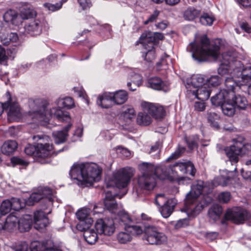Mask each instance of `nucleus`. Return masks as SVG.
Segmentation results:
<instances>
[{
    "label": "nucleus",
    "instance_id": "1",
    "mask_svg": "<svg viewBox=\"0 0 251 251\" xmlns=\"http://www.w3.org/2000/svg\"><path fill=\"white\" fill-rule=\"evenodd\" d=\"M197 39L193 42L190 43L187 50L192 53V57L198 61L201 62L206 60L207 57H212L215 59L222 57L223 60L218 69V74L221 75L229 74L234 76H238L237 72L234 71L235 67H232L231 63L236 60L228 54L227 53L220 54V47L217 44H210L209 39L206 35H203L200 37V42L198 43Z\"/></svg>",
    "mask_w": 251,
    "mask_h": 251
},
{
    "label": "nucleus",
    "instance_id": "2",
    "mask_svg": "<svg viewBox=\"0 0 251 251\" xmlns=\"http://www.w3.org/2000/svg\"><path fill=\"white\" fill-rule=\"evenodd\" d=\"M58 107H53L50 110L44 106L40 107L36 111L29 112L33 119H36L39 121L48 123L50 118L56 119L59 121L70 123L71 117L67 111H63L60 108L61 107L68 109L73 107L75 105L73 99L71 97L59 98L56 101Z\"/></svg>",
    "mask_w": 251,
    "mask_h": 251
},
{
    "label": "nucleus",
    "instance_id": "3",
    "mask_svg": "<svg viewBox=\"0 0 251 251\" xmlns=\"http://www.w3.org/2000/svg\"><path fill=\"white\" fill-rule=\"evenodd\" d=\"M101 170L95 164L74 163L70 171L72 179L81 182V185L87 186L100 179Z\"/></svg>",
    "mask_w": 251,
    "mask_h": 251
},
{
    "label": "nucleus",
    "instance_id": "4",
    "mask_svg": "<svg viewBox=\"0 0 251 251\" xmlns=\"http://www.w3.org/2000/svg\"><path fill=\"white\" fill-rule=\"evenodd\" d=\"M33 139L38 142L36 146L28 145L25 149V153L28 155H33L36 152L40 157H46L50 156L53 149L52 144L48 142L50 138L48 136L37 135L33 137Z\"/></svg>",
    "mask_w": 251,
    "mask_h": 251
},
{
    "label": "nucleus",
    "instance_id": "5",
    "mask_svg": "<svg viewBox=\"0 0 251 251\" xmlns=\"http://www.w3.org/2000/svg\"><path fill=\"white\" fill-rule=\"evenodd\" d=\"M243 141L244 139L242 137L234 139L233 144L225 150L229 161L232 164L238 162L239 155H251V144H245Z\"/></svg>",
    "mask_w": 251,
    "mask_h": 251
},
{
    "label": "nucleus",
    "instance_id": "6",
    "mask_svg": "<svg viewBox=\"0 0 251 251\" xmlns=\"http://www.w3.org/2000/svg\"><path fill=\"white\" fill-rule=\"evenodd\" d=\"M131 176V174L127 169H121L114 174L112 179L106 180V187L125 188L128 184Z\"/></svg>",
    "mask_w": 251,
    "mask_h": 251
},
{
    "label": "nucleus",
    "instance_id": "7",
    "mask_svg": "<svg viewBox=\"0 0 251 251\" xmlns=\"http://www.w3.org/2000/svg\"><path fill=\"white\" fill-rule=\"evenodd\" d=\"M144 231V239L149 244L160 245L167 242V237L166 235L155 226H146L145 227Z\"/></svg>",
    "mask_w": 251,
    "mask_h": 251
},
{
    "label": "nucleus",
    "instance_id": "8",
    "mask_svg": "<svg viewBox=\"0 0 251 251\" xmlns=\"http://www.w3.org/2000/svg\"><path fill=\"white\" fill-rule=\"evenodd\" d=\"M52 190L49 187H41L37 192L32 193L25 201L28 205H32L35 202L43 200L47 206L52 204L53 199L51 197Z\"/></svg>",
    "mask_w": 251,
    "mask_h": 251
},
{
    "label": "nucleus",
    "instance_id": "9",
    "mask_svg": "<svg viewBox=\"0 0 251 251\" xmlns=\"http://www.w3.org/2000/svg\"><path fill=\"white\" fill-rule=\"evenodd\" d=\"M95 228L99 235L107 236L113 235L116 229L115 222L112 218L98 219L95 223Z\"/></svg>",
    "mask_w": 251,
    "mask_h": 251
},
{
    "label": "nucleus",
    "instance_id": "10",
    "mask_svg": "<svg viewBox=\"0 0 251 251\" xmlns=\"http://www.w3.org/2000/svg\"><path fill=\"white\" fill-rule=\"evenodd\" d=\"M8 100L1 103L0 107H2V112L5 110L7 114L8 120L10 121L16 120L21 117L20 108L17 103L13 101L9 92L6 93Z\"/></svg>",
    "mask_w": 251,
    "mask_h": 251
},
{
    "label": "nucleus",
    "instance_id": "11",
    "mask_svg": "<svg viewBox=\"0 0 251 251\" xmlns=\"http://www.w3.org/2000/svg\"><path fill=\"white\" fill-rule=\"evenodd\" d=\"M143 230L139 225H129L126 226L124 231L117 234V240L120 244H126L130 242L134 235H140Z\"/></svg>",
    "mask_w": 251,
    "mask_h": 251
},
{
    "label": "nucleus",
    "instance_id": "12",
    "mask_svg": "<svg viewBox=\"0 0 251 251\" xmlns=\"http://www.w3.org/2000/svg\"><path fill=\"white\" fill-rule=\"evenodd\" d=\"M154 174L158 178L162 180L168 179L171 181L179 180L178 175L172 165H161L156 167Z\"/></svg>",
    "mask_w": 251,
    "mask_h": 251
},
{
    "label": "nucleus",
    "instance_id": "13",
    "mask_svg": "<svg viewBox=\"0 0 251 251\" xmlns=\"http://www.w3.org/2000/svg\"><path fill=\"white\" fill-rule=\"evenodd\" d=\"M250 214L247 210L240 207H236L228 210L225 214L226 220L237 224L243 223L250 218Z\"/></svg>",
    "mask_w": 251,
    "mask_h": 251
},
{
    "label": "nucleus",
    "instance_id": "14",
    "mask_svg": "<svg viewBox=\"0 0 251 251\" xmlns=\"http://www.w3.org/2000/svg\"><path fill=\"white\" fill-rule=\"evenodd\" d=\"M203 84L206 83V78L201 75H193L190 78H187L185 82L186 95L191 97V94H194L196 89L202 86Z\"/></svg>",
    "mask_w": 251,
    "mask_h": 251
},
{
    "label": "nucleus",
    "instance_id": "15",
    "mask_svg": "<svg viewBox=\"0 0 251 251\" xmlns=\"http://www.w3.org/2000/svg\"><path fill=\"white\" fill-rule=\"evenodd\" d=\"M164 199L165 203H164L161 210V213L164 218H168L174 211V207L176 204V200L175 199H167L163 194H157L156 196L155 202L156 205H160V199Z\"/></svg>",
    "mask_w": 251,
    "mask_h": 251
},
{
    "label": "nucleus",
    "instance_id": "16",
    "mask_svg": "<svg viewBox=\"0 0 251 251\" xmlns=\"http://www.w3.org/2000/svg\"><path fill=\"white\" fill-rule=\"evenodd\" d=\"M227 77L225 81V88L222 90L226 91V95L228 97H233L234 93L238 92L241 89V86L243 85L239 76Z\"/></svg>",
    "mask_w": 251,
    "mask_h": 251
},
{
    "label": "nucleus",
    "instance_id": "17",
    "mask_svg": "<svg viewBox=\"0 0 251 251\" xmlns=\"http://www.w3.org/2000/svg\"><path fill=\"white\" fill-rule=\"evenodd\" d=\"M231 66L236 68L234 71L237 72V74L238 75L243 85L251 81V66L244 68L243 65L240 61L232 62Z\"/></svg>",
    "mask_w": 251,
    "mask_h": 251
},
{
    "label": "nucleus",
    "instance_id": "18",
    "mask_svg": "<svg viewBox=\"0 0 251 251\" xmlns=\"http://www.w3.org/2000/svg\"><path fill=\"white\" fill-rule=\"evenodd\" d=\"M141 106L145 111H148L151 117L155 119H160L165 116V111L163 106L158 104L144 101Z\"/></svg>",
    "mask_w": 251,
    "mask_h": 251
},
{
    "label": "nucleus",
    "instance_id": "19",
    "mask_svg": "<svg viewBox=\"0 0 251 251\" xmlns=\"http://www.w3.org/2000/svg\"><path fill=\"white\" fill-rule=\"evenodd\" d=\"M209 192L207 190V187L204 185L202 181L199 180L196 184H194L191 190L188 193L186 197L187 199V202H192L193 199H197L198 197L202 194H207Z\"/></svg>",
    "mask_w": 251,
    "mask_h": 251
},
{
    "label": "nucleus",
    "instance_id": "20",
    "mask_svg": "<svg viewBox=\"0 0 251 251\" xmlns=\"http://www.w3.org/2000/svg\"><path fill=\"white\" fill-rule=\"evenodd\" d=\"M164 38V35L161 33L146 31L142 34L139 42L140 44L153 43V46H156L158 45L159 41L163 40Z\"/></svg>",
    "mask_w": 251,
    "mask_h": 251
},
{
    "label": "nucleus",
    "instance_id": "21",
    "mask_svg": "<svg viewBox=\"0 0 251 251\" xmlns=\"http://www.w3.org/2000/svg\"><path fill=\"white\" fill-rule=\"evenodd\" d=\"M138 189L151 191L154 189L156 185L154 176L141 175L137 179Z\"/></svg>",
    "mask_w": 251,
    "mask_h": 251
},
{
    "label": "nucleus",
    "instance_id": "22",
    "mask_svg": "<svg viewBox=\"0 0 251 251\" xmlns=\"http://www.w3.org/2000/svg\"><path fill=\"white\" fill-rule=\"evenodd\" d=\"M226 175H222L215 177L212 181L213 187L226 186L232 184L236 178L235 174L232 171L225 172Z\"/></svg>",
    "mask_w": 251,
    "mask_h": 251
},
{
    "label": "nucleus",
    "instance_id": "23",
    "mask_svg": "<svg viewBox=\"0 0 251 251\" xmlns=\"http://www.w3.org/2000/svg\"><path fill=\"white\" fill-rule=\"evenodd\" d=\"M196 199H193L192 202L188 203L186 198L185 211L189 217H194L198 215L204 208V205L199 203Z\"/></svg>",
    "mask_w": 251,
    "mask_h": 251
},
{
    "label": "nucleus",
    "instance_id": "24",
    "mask_svg": "<svg viewBox=\"0 0 251 251\" xmlns=\"http://www.w3.org/2000/svg\"><path fill=\"white\" fill-rule=\"evenodd\" d=\"M115 195H112L110 192L105 193V197L104 199V205L105 208L112 213L116 214L122 209L120 205H119L115 200Z\"/></svg>",
    "mask_w": 251,
    "mask_h": 251
},
{
    "label": "nucleus",
    "instance_id": "25",
    "mask_svg": "<svg viewBox=\"0 0 251 251\" xmlns=\"http://www.w3.org/2000/svg\"><path fill=\"white\" fill-rule=\"evenodd\" d=\"M172 166L177 173V171L179 170L182 174H188L193 176L195 175L196 170L194 165L190 161L176 162Z\"/></svg>",
    "mask_w": 251,
    "mask_h": 251
},
{
    "label": "nucleus",
    "instance_id": "26",
    "mask_svg": "<svg viewBox=\"0 0 251 251\" xmlns=\"http://www.w3.org/2000/svg\"><path fill=\"white\" fill-rule=\"evenodd\" d=\"M24 29L25 32L26 34H29L31 36L38 35L41 33L42 24L38 20H33L26 25Z\"/></svg>",
    "mask_w": 251,
    "mask_h": 251
},
{
    "label": "nucleus",
    "instance_id": "27",
    "mask_svg": "<svg viewBox=\"0 0 251 251\" xmlns=\"http://www.w3.org/2000/svg\"><path fill=\"white\" fill-rule=\"evenodd\" d=\"M195 90L194 94H191V97H194L202 101L207 100L209 98L211 91V88L207 84H203L202 86Z\"/></svg>",
    "mask_w": 251,
    "mask_h": 251
},
{
    "label": "nucleus",
    "instance_id": "28",
    "mask_svg": "<svg viewBox=\"0 0 251 251\" xmlns=\"http://www.w3.org/2000/svg\"><path fill=\"white\" fill-rule=\"evenodd\" d=\"M4 20L15 25H19L24 20L20 14L12 10L7 11L3 15Z\"/></svg>",
    "mask_w": 251,
    "mask_h": 251
},
{
    "label": "nucleus",
    "instance_id": "29",
    "mask_svg": "<svg viewBox=\"0 0 251 251\" xmlns=\"http://www.w3.org/2000/svg\"><path fill=\"white\" fill-rule=\"evenodd\" d=\"M112 93H104L101 97H100L97 103L98 105L103 108H109L115 104L113 98Z\"/></svg>",
    "mask_w": 251,
    "mask_h": 251
},
{
    "label": "nucleus",
    "instance_id": "30",
    "mask_svg": "<svg viewBox=\"0 0 251 251\" xmlns=\"http://www.w3.org/2000/svg\"><path fill=\"white\" fill-rule=\"evenodd\" d=\"M145 50L142 52V57L144 60L148 62H151L155 58V46L153 43L151 44L147 43L141 44Z\"/></svg>",
    "mask_w": 251,
    "mask_h": 251
},
{
    "label": "nucleus",
    "instance_id": "31",
    "mask_svg": "<svg viewBox=\"0 0 251 251\" xmlns=\"http://www.w3.org/2000/svg\"><path fill=\"white\" fill-rule=\"evenodd\" d=\"M32 223L31 216L25 215L18 219V227L21 232L26 231L31 228Z\"/></svg>",
    "mask_w": 251,
    "mask_h": 251
},
{
    "label": "nucleus",
    "instance_id": "32",
    "mask_svg": "<svg viewBox=\"0 0 251 251\" xmlns=\"http://www.w3.org/2000/svg\"><path fill=\"white\" fill-rule=\"evenodd\" d=\"M68 123V125L64 128L63 130L53 131L52 132V136L56 144H61L66 141L68 136L67 131L72 126L70 122Z\"/></svg>",
    "mask_w": 251,
    "mask_h": 251
},
{
    "label": "nucleus",
    "instance_id": "33",
    "mask_svg": "<svg viewBox=\"0 0 251 251\" xmlns=\"http://www.w3.org/2000/svg\"><path fill=\"white\" fill-rule=\"evenodd\" d=\"M148 85L151 88L157 90L165 91L167 87V83L162 81L158 77H153L149 79Z\"/></svg>",
    "mask_w": 251,
    "mask_h": 251
},
{
    "label": "nucleus",
    "instance_id": "34",
    "mask_svg": "<svg viewBox=\"0 0 251 251\" xmlns=\"http://www.w3.org/2000/svg\"><path fill=\"white\" fill-rule=\"evenodd\" d=\"M18 218L13 213L10 214L4 221V230L12 231L18 227Z\"/></svg>",
    "mask_w": 251,
    "mask_h": 251
},
{
    "label": "nucleus",
    "instance_id": "35",
    "mask_svg": "<svg viewBox=\"0 0 251 251\" xmlns=\"http://www.w3.org/2000/svg\"><path fill=\"white\" fill-rule=\"evenodd\" d=\"M17 147L18 144L15 141L8 140L3 144L1 150L3 154L9 155L15 152Z\"/></svg>",
    "mask_w": 251,
    "mask_h": 251
},
{
    "label": "nucleus",
    "instance_id": "36",
    "mask_svg": "<svg viewBox=\"0 0 251 251\" xmlns=\"http://www.w3.org/2000/svg\"><path fill=\"white\" fill-rule=\"evenodd\" d=\"M228 98V97L226 95V91L221 90L218 94L211 98V101L213 105L221 106Z\"/></svg>",
    "mask_w": 251,
    "mask_h": 251
},
{
    "label": "nucleus",
    "instance_id": "37",
    "mask_svg": "<svg viewBox=\"0 0 251 251\" xmlns=\"http://www.w3.org/2000/svg\"><path fill=\"white\" fill-rule=\"evenodd\" d=\"M143 111L138 113L136 121L137 124L140 126H148L152 121L151 116L148 113V111H145L143 109Z\"/></svg>",
    "mask_w": 251,
    "mask_h": 251
},
{
    "label": "nucleus",
    "instance_id": "38",
    "mask_svg": "<svg viewBox=\"0 0 251 251\" xmlns=\"http://www.w3.org/2000/svg\"><path fill=\"white\" fill-rule=\"evenodd\" d=\"M231 100L230 97H228L226 101L221 106L223 113L228 116H232L235 112V106Z\"/></svg>",
    "mask_w": 251,
    "mask_h": 251
},
{
    "label": "nucleus",
    "instance_id": "39",
    "mask_svg": "<svg viewBox=\"0 0 251 251\" xmlns=\"http://www.w3.org/2000/svg\"><path fill=\"white\" fill-rule=\"evenodd\" d=\"M231 100L235 106L239 108L244 109L247 105L248 101L246 98L238 94L234 93L233 97H230Z\"/></svg>",
    "mask_w": 251,
    "mask_h": 251
},
{
    "label": "nucleus",
    "instance_id": "40",
    "mask_svg": "<svg viewBox=\"0 0 251 251\" xmlns=\"http://www.w3.org/2000/svg\"><path fill=\"white\" fill-rule=\"evenodd\" d=\"M113 98L116 104H122L125 102L127 100V93L123 90H119L115 93H112Z\"/></svg>",
    "mask_w": 251,
    "mask_h": 251
},
{
    "label": "nucleus",
    "instance_id": "41",
    "mask_svg": "<svg viewBox=\"0 0 251 251\" xmlns=\"http://www.w3.org/2000/svg\"><path fill=\"white\" fill-rule=\"evenodd\" d=\"M99 234L94 229L90 228L83 233V237L85 241L89 244H94L98 240Z\"/></svg>",
    "mask_w": 251,
    "mask_h": 251
},
{
    "label": "nucleus",
    "instance_id": "42",
    "mask_svg": "<svg viewBox=\"0 0 251 251\" xmlns=\"http://www.w3.org/2000/svg\"><path fill=\"white\" fill-rule=\"evenodd\" d=\"M141 76L138 74L134 73L131 75V82H128L127 85L130 91H133L141 85Z\"/></svg>",
    "mask_w": 251,
    "mask_h": 251
},
{
    "label": "nucleus",
    "instance_id": "43",
    "mask_svg": "<svg viewBox=\"0 0 251 251\" xmlns=\"http://www.w3.org/2000/svg\"><path fill=\"white\" fill-rule=\"evenodd\" d=\"M139 169L141 173V175L153 176L155 168L151 163L143 162L139 165Z\"/></svg>",
    "mask_w": 251,
    "mask_h": 251
},
{
    "label": "nucleus",
    "instance_id": "44",
    "mask_svg": "<svg viewBox=\"0 0 251 251\" xmlns=\"http://www.w3.org/2000/svg\"><path fill=\"white\" fill-rule=\"evenodd\" d=\"M222 211V207L218 204H215L209 208L208 214L210 218L215 221L220 218Z\"/></svg>",
    "mask_w": 251,
    "mask_h": 251
},
{
    "label": "nucleus",
    "instance_id": "45",
    "mask_svg": "<svg viewBox=\"0 0 251 251\" xmlns=\"http://www.w3.org/2000/svg\"><path fill=\"white\" fill-rule=\"evenodd\" d=\"M200 14V10L193 7H190L184 11L183 17L185 20L192 21L198 17Z\"/></svg>",
    "mask_w": 251,
    "mask_h": 251
},
{
    "label": "nucleus",
    "instance_id": "46",
    "mask_svg": "<svg viewBox=\"0 0 251 251\" xmlns=\"http://www.w3.org/2000/svg\"><path fill=\"white\" fill-rule=\"evenodd\" d=\"M1 42L6 46L10 43L15 44L14 46H16L18 43L19 37L17 33L11 32L8 34L6 37L2 38Z\"/></svg>",
    "mask_w": 251,
    "mask_h": 251
},
{
    "label": "nucleus",
    "instance_id": "47",
    "mask_svg": "<svg viewBox=\"0 0 251 251\" xmlns=\"http://www.w3.org/2000/svg\"><path fill=\"white\" fill-rule=\"evenodd\" d=\"M93 222L92 219H87L86 221L80 220L76 226L77 230L83 231V233L87 229H89V227Z\"/></svg>",
    "mask_w": 251,
    "mask_h": 251
},
{
    "label": "nucleus",
    "instance_id": "48",
    "mask_svg": "<svg viewBox=\"0 0 251 251\" xmlns=\"http://www.w3.org/2000/svg\"><path fill=\"white\" fill-rule=\"evenodd\" d=\"M207 116V120L210 125L216 128H219V124L218 120L219 119V116L215 112H208Z\"/></svg>",
    "mask_w": 251,
    "mask_h": 251
},
{
    "label": "nucleus",
    "instance_id": "49",
    "mask_svg": "<svg viewBox=\"0 0 251 251\" xmlns=\"http://www.w3.org/2000/svg\"><path fill=\"white\" fill-rule=\"evenodd\" d=\"M116 214H118L120 222L126 225V226H127V225L131 222L129 215L122 209H120Z\"/></svg>",
    "mask_w": 251,
    "mask_h": 251
},
{
    "label": "nucleus",
    "instance_id": "50",
    "mask_svg": "<svg viewBox=\"0 0 251 251\" xmlns=\"http://www.w3.org/2000/svg\"><path fill=\"white\" fill-rule=\"evenodd\" d=\"M10 201L11 208L15 211H19L25 206V202L19 198H12Z\"/></svg>",
    "mask_w": 251,
    "mask_h": 251
},
{
    "label": "nucleus",
    "instance_id": "51",
    "mask_svg": "<svg viewBox=\"0 0 251 251\" xmlns=\"http://www.w3.org/2000/svg\"><path fill=\"white\" fill-rule=\"evenodd\" d=\"M11 208V203L8 200L3 201L0 206V212L1 215H4L9 213Z\"/></svg>",
    "mask_w": 251,
    "mask_h": 251
},
{
    "label": "nucleus",
    "instance_id": "52",
    "mask_svg": "<svg viewBox=\"0 0 251 251\" xmlns=\"http://www.w3.org/2000/svg\"><path fill=\"white\" fill-rule=\"evenodd\" d=\"M49 224L48 217L39 220L34 222V226L37 230H41L47 226Z\"/></svg>",
    "mask_w": 251,
    "mask_h": 251
},
{
    "label": "nucleus",
    "instance_id": "53",
    "mask_svg": "<svg viewBox=\"0 0 251 251\" xmlns=\"http://www.w3.org/2000/svg\"><path fill=\"white\" fill-rule=\"evenodd\" d=\"M20 14L23 20L31 18L35 15V12L30 8H24L22 9Z\"/></svg>",
    "mask_w": 251,
    "mask_h": 251
},
{
    "label": "nucleus",
    "instance_id": "54",
    "mask_svg": "<svg viewBox=\"0 0 251 251\" xmlns=\"http://www.w3.org/2000/svg\"><path fill=\"white\" fill-rule=\"evenodd\" d=\"M222 82L221 78L218 75H212L209 78H206V83L211 85L212 86L216 87L221 84Z\"/></svg>",
    "mask_w": 251,
    "mask_h": 251
},
{
    "label": "nucleus",
    "instance_id": "55",
    "mask_svg": "<svg viewBox=\"0 0 251 251\" xmlns=\"http://www.w3.org/2000/svg\"><path fill=\"white\" fill-rule=\"evenodd\" d=\"M47 246L38 241L32 242L30 247V251H45Z\"/></svg>",
    "mask_w": 251,
    "mask_h": 251
},
{
    "label": "nucleus",
    "instance_id": "56",
    "mask_svg": "<svg viewBox=\"0 0 251 251\" xmlns=\"http://www.w3.org/2000/svg\"><path fill=\"white\" fill-rule=\"evenodd\" d=\"M201 23L204 25H211L214 21L212 16H209L207 13L203 14L200 18Z\"/></svg>",
    "mask_w": 251,
    "mask_h": 251
},
{
    "label": "nucleus",
    "instance_id": "57",
    "mask_svg": "<svg viewBox=\"0 0 251 251\" xmlns=\"http://www.w3.org/2000/svg\"><path fill=\"white\" fill-rule=\"evenodd\" d=\"M231 198V195L228 192H223L218 195V200L220 202L227 203Z\"/></svg>",
    "mask_w": 251,
    "mask_h": 251
},
{
    "label": "nucleus",
    "instance_id": "58",
    "mask_svg": "<svg viewBox=\"0 0 251 251\" xmlns=\"http://www.w3.org/2000/svg\"><path fill=\"white\" fill-rule=\"evenodd\" d=\"M44 6L49 10L54 12L60 9L62 7V4L58 3H56V4L45 3L44 4Z\"/></svg>",
    "mask_w": 251,
    "mask_h": 251
},
{
    "label": "nucleus",
    "instance_id": "59",
    "mask_svg": "<svg viewBox=\"0 0 251 251\" xmlns=\"http://www.w3.org/2000/svg\"><path fill=\"white\" fill-rule=\"evenodd\" d=\"M77 219L80 221V220L86 221L87 219H92L88 215L87 212L86 210H78L76 213Z\"/></svg>",
    "mask_w": 251,
    "mask_h": 251
},
{
    "label": "nucleus",
    "instance_id": "60",
    "mask_svg": "<svg viewBox=\"0 0 251 251\" xmlns=\"http://www.w3.org/2000/svg\"><path fill=\"white\" fill-rule=\"evenodd\" d=\"M7 59L8 56L5 49L0 45V64L6 65Z\"/></svg>",
    "mask_w": 251,
    "mask_h": 251
},
{
    "label": "nucleus",
    "instance_id": "61",
    "mask_svg": "<svg viewBox=\"0 0 251 251\" xmlns=\"http://www.w3.org/2000/svg\"><path fill=\"white\" fill-rule=\"evenodd\" d=\"M123 113L125 118L130 119L134 117L135 110L132 107H129L124 110Z\"/></svg>",
    "mask_w": 251,
    "mask_h": 251
},
{
    "label": "nucleus",
    "instance_id": "62",
    "mask_svg": "<svg viewBox=\"0 0 251 251\" xmlns=\"http://www.w3.org/2000/svg\"><path fill=\"white\" fill-rule=\"evenodd\" d=\"M77 1L83 10L89 9L92 5L90 0H77Z\"/></svg>",
    "mask_w": 251,
    "mask_h": 251
},
{
    "label": "nucleus",
    "instance_id": "63",
    "mask_svg": "<svg viewBox=\"0 0 251 251\" xmlns=\"http://www.w3.org/2000/svg\"><path fill=\"white\" fill-rule=\"evenodd\" d=\"M184 148H179L177 150H176L174 153H173L169 157L167 160L169 161L172 159H175L179 157L180 154L184 151Z\"/></svg>",
    "mask_w": 251,
    "mask_h": 251
},
{
    "label": "nucleus",
    "instance_id": "64",
    "mask_svg": "<svg viewBox=\"0 0 251 251\" xmlns=\"http://www.w3.org/2000/svg\"><path fill=\"white\" fill-rule=\"evenodd\" d=\"M15 251H27L28 245L26 242H21L14 247Z\"/></svg>",
    "mask_w": 251,
    "mask_h": 251
}]
</instances>
